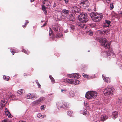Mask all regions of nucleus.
I'll return each instance as SVG.
<instances>
[{"label": "nucleus", "instance_id": "56", "mask_svg": "<svg viewBox=\"0 0 122 122\" xmlns=\"http://www.w3.org/2000/svg\"><path fill=\"white\" fill-rule=\"evenodd\" d=\"M109 30H107L105 32H104V33H106V32H109Z\"/></svg>", "mask_w": 122, "mask_h": 122}, {"label": "nucleus", "instance_id": "28", "mask_svg": "<svg viewBox=\"0 0 122 122\" xmlns=\"http://www.w3.org/2000/svg\"><path fill=\"white\" fill-rule=\"evenodd\" d=\"M64 108H68L69 107V104L67 102H64Z\"/></svg>", "mask_w": 122, "mask_h": 122}, {"label": "nucleus", "instance_id": "18", "mask_svg": "<svg viewBox=\"0 0 122 122\" xmlns=\"http://www.w3.org/2000/svg\"><path fill=\"white\" fill-rule=\"evenodd\" d=\"M72 14L70 15V20L71 21H74L75 20V17Z\"/></svg>", "mask_w": 122, "mask_h": 122}, {"label": "nucleus", "instance_id": "2", "mask_svg": "<svg viewBox=\"0 0 122 122\" xmlns=\"http://www.w3.org/2000/svg\"><path fill=\"white\" fill-rule=\"evenodd\" d=\"M12 97V94L11 92H7L4 95L3 98H2L1 102V106H4L6 104L9 98Z\"/></svg>", "mask_w": 122, "mask_h": 122}, {"label": "nucleus", "instance_id": "11", "mask_svg": "<svg viewBox=\"0 0 122 122\" xmlns=\"http://www.w3.org/2000/svg\"><path fill=\"white\" fill-rule=\"evenodd\" d=\"M80 10V9L76 6H74L72 9V11L74 15H78V13L79 12Z\"/></svg>", "mask_w": 122, "mask_h": 122}, {"label": "nucleus", "instance_id": "17", "mask_svg": "<svg viewBox=\"0 0 122 122\" xmlns=\"http://www.w3.org/2000/svg\"><path fill=\"white\" fill-rule=\"evenodd\" d=\"M102 78L104 80L107 82H111V80L109 77H106L105 76H103L102 75Z\"/></svg>", "mask_w": 122, "mask_h": 122}, {"label": "nucleus", "instance_id": "60", "mask_svg": "<svg viewBox=\"0 0 122 122\" xmlns=\"http://www.w3.org/2000/svg\"><path fill=\"white\" fill-rule=\"evenodd\" d=\"M119 14L122 15V12H121L120 13H119Z\"/></svg>", "mask_w": 122, "mask_h": 122}, {"label": "nucleus", "instance_id": "7", "mask_svg": "<svg viewBox=\"0 0 122 122\" xmlns=\"http://www.w3.org/2000/svg\"><path fill=\"white\" fill-rule=\"evenodd\" d=\"M43 3L44 5H42V9L43 10L44 13L45 15H47V13L46 9L47 8V7H46L45 6H47L48 7L50 6L49 4H50V2L46 0H45L43 2Z\"/></svg>", "mask_w": 122, "mask_h": 122}, {"label": "nucleus", "instance_id": "5", "mask_svg": "<svg viewBox=\"0 0 122 122\" xmlns=\"http://www.w3.org/2000/svg\"><path fill=\"white\" fill-rule=\"evenodd\" d=\"M99 41L102 46L104 47L106 49H109L110 47V44L107 42V40L105 38H101L99 40Z\"/></svg>", "mask_w": 122, "mask_h": 122}, {"label": "nucleus", "instance_id": "19", "mask_svg": "<svg viewBox=\"0 0 122 122\" xmlns=\"http://www.w3.org/2000/svg\"><path fill=\"white\" fill-rule=\"evenodd\" d=\"M25 91L23 89H21L18 91H17V93L19 94H23L25 93Z\"/></svg>", "mask_w": 122, "mask_h": 122}, {"label": "nucleus", "instance_id": "25", "mask_svg": "<svg viewBox=\"0 0 122 122\" xmlns=\"http://www.w3.org/2000/svg\"><path fill=\"white\" fill-rule=\"evenodd\" d=\"M39 104V102L37 100L33 102L32 103V105L33 106H34L37 105Z\"/></svg>", "mask_w": 122, "mask_h": 122}, {"label": "nucleus", "instance_id": "40", "mask_svg": "<svg viewBox=\"0 0 122 122\" xmlns=\"http://www.w3.org/2000/svg\"><path fill=\"white\" fill-rule=\"evenodd\" d=\"M83 76L85 78H86L89 77L86 74H84V75H83Z\"/></svg>", "mask_w": 122, "mask_h": 122}, {"label": "nucleus", "instance_id": "27", "mask_svg": "<svg viewBox=\"0 0 122 122\" xmlns=\"http://www.w3.org/2000/svg\"><path fill=\"white\" fill-rule=\"evenodd\" d=\"M86 33L90 36H92L93 35V33L91 30L87 31H86Z\"/></svg>", "mask_w": 122, "mask_h": 122}, {"label": "nucleus", "instance_id": "50", "mask_svg": "<svg viewBox=\"0 0 122 122\" xmlns=\"http://www.w3.org/2000/svg\"><path fill=\"white\" fill-rule=\"evenodd\" d=\"M37 84L38 87L40 88L41 87V86L39 83Z\"/></svg>", "mask_w": 122, "mask_h": 122}, {"label": "nucleus", "instance_id": "23", "mask_svg": "<svg viewBox=\"0 0 122 122\" xmlns=\"http://www.w3.org/2000/svg\"><path fill=\"white\" fill-rule=\"evenodd\" d=\"M81 113L83 115H85L87 113V112L86 109H84L83 110L81 111Z\"/></svg>", "mask_w": 122, "mask_h": 122}, {"label": "nucleus", "instance_id": "8", "mask_svg": "<svg viewBox=\"0 0 122 122\" xmlns=\"http://www.w3.org/2000/svg\"><path fill=\"white\" fill-rule=\"evenodd\" d=\"M102 55L104 56H106L107 57L108 56H112L113 57H114L115 55L113 52V51H109L107 52L106 51L102 52Z\"/></svg>", "mask_w": 122, "mask_h": 122}, {"label": "nucleus", "instance_id": "52", "mask_svg": "<svg viewBox=\"0 0 122 122\" xmlns=\"http://www.w3.org/2000/svg\"><path fill=\"white\" fill-rule=\"evenodd\" d=\"M46 117V115H42V117H41V118H44L45 117Z\"/></svg>", "mask_w": 122, "mask_h": 122}, {"label": "nucleus", "instance_id": "20", "mask_svg": "<svg viewBox=\"0 0 122 122\" xmlns=\"http://www.w3.org/2000/svg\"><path fill=\"white\" fill-rule=\"evenodd\" d=\"M72 75L73 78H78L80 77V75L79 74L76 73L73 74Z\"/></svg>", "mask_w": 122, "mask_h": 122}, {"label": "nucleus", "instance_id": "30", "mask_svg": "<svg viewBox=\"0 0 122 122\" xmlns=\"http://www.w3.org/2000/svg\"><path fill=\"white\" fill-rule=\"evenodd\" d=\"M49 34L50 36L52 37H53L54 36L53 34L52 33V32L51 30V29L50 28H49Z\"/></svg>", "mask_w": 122, "mask_h": 122}, {"label": "nucleus", "instance_id": "4", "mask_svg": "<svg viewBox=\"0 0 122 122\" xmlns=\"http://www.w3.org/2000/svg\"><path fill=\"white\" fill-rule=\"evenodd\" d=\"M97 94V93L95 92L88 91L86 93L85 97L88 99H92L96 98Z\"/></svg>", "mask_w": 122, "mask_h": 122}, {"label": "nucleus", "instance_id": "62", "mask_svg": "<svg viewBox=\"0 0 122 122\" xmlns=\"http://www.w3.org/2000/svg\"><path fill=\"white\" fill-rule=\"evenodd\" d=\"M43 22V21H41V22Z\"/></svg>", "mask_w": 122, "mask_h": 122}, {"label": "nucleus", "instance_id": "35", "mask_svg": "<svg viewBox=\"0 0 122 122\" xmlns=\"http://www.w3.org/2000/svg\"><path fill=\"white\" fill-rule=\"evenodd\" d=\"M70 94L71 97H73L74 96V94L73 91H71L70 92Z\"/></svg>", "mask_w": 122, "mask_h": 122}, {"label": "nucleus", "instance_id": "29", "mask_svg": "<svg viewBox=\"0 0 122 122\" xmlns=\"http://www.w3.org/2000/svg\"><path fill=\"white\" fill-rule=\"evenodd\" d=\"M67 114L70 116H72L73 115V112L70 111H68L67 112Z\"/></svg>", "mask_w": 122, "mask_h": 122}, {"label": "nucleus", "instance_id": "32", "mask_svg": "<svg viewBox=\"0 0 122 122\" xmlns=\"http://www.w3.org/2000/svg\"><path fill=\"white\" fill-rule=\"evenodd\" d=\"M45 99V98L44 97H42L39 98L38 101L39 102V103H40L41 101L44 100Z\"/></svg>", "mask_w": 122, "mask_h": 122}, {"label": "nucleus", "instance_id": "14", "mask_svg": "<svg viewBox=\"0 0 122 122\" xmlns=\"http://www.w3.org/2000/svg\"><path fill=\"white\" fill-rule=\"evenodd\" d=\"M52 29L56 32H59L60 31V27L58 25H53Z\"/></svg>", "mask_w": 122, "mask_h": 122}, {"label": "nucleus", "instance_id": "37", "mask_svg": "<svg viewBox=\"0 0 122 122\" xmlns=\"http://www.w3.org/2000/svg\"><path fill=\"white\" fill-rule=\"evenodd\" d=\"M62 36V35L61 34H57L56 36V38H60Z\"/></svg>", "mask_w": 122, "mask_h": 122}, {"label": "nucleus", "instance_id": "36", "mask_svg": "<svg viewBox=\"0 0 122 122\" xmlns=\"http://www.w3.org/2000/svg\"><path fill=\"white\" fill-rule=\"evenodd\" d=\"M11 121L10 120L4 119L2 121V122H11Z\"/></svg>", "mask_w": 122, "mask_h": 122}, {"label": "nucleus", "instance_id": "49", "mask_svg": "<svg viewBox=\"0 0 122 122\" xmlns=\"http://www.w3.org/2000/svg\"><path fill=\"white\" fill-rule=\"evenodd\" d=\"M89 25H90V26L92 27H94L95 26V25L92 24H90Z\"/></svg>", "mask_w": 122, "mask_h": 122}, {"label": "nucleus", "instance_id": "44", "mask_svg": "<svg viewBox=\"0 0 122 122\" xmlns=\"http://www.w3.org/2000/svg\"><path fill=\"white\" fill-rule=\"evenodd\" d=\"M71 28L72 29H73L74 28V25H71L70 26Z\"/></svg>", "mask_w": 122, "mask_h": 122}, {"label": "nucleus", "instance_id": "15", "mask_svg": "<svg viewBox=\"0 0 122 122\" xmlns=\"http://www.w3.org/2000/svg\"><path fill=\"white\" fill-rule=\"evenodd\" d=\"M118 112L117 111H114L112 113V117L113 118L115 119L118 116Z\"/></svg>", "mask_w": 122, "mask_h": 122}, {"label": "nucleus", "instance_id": "1", "mask_svg": "<svg viewBox=\"0 0 122 122\" xmlns=\"http://www.w3.org/2000/svg\"><path fill=\"white\" fill-rule=\"evenodd\" d=\"M78 18L80 23L77 24L78 26L85 29L87 28V26L85 23L88 20V16L87 14L84 12H82L78 16Z\"/></svg>", "mask_w": 122, "mask_h": 122}, {"label": "nucleus", "instance_id": "53", "mask_svg": "<svg viewBox=\"0 0 122 122\" xmlns=\"http://www.w3.org/2000/svg\"><path fill=\"white\" fill-rule=\"evenodd\" d=\"M110 0H105L106 1V2H107L108 3L110 2Z\"/></svg>", "mask_w": 122, "mask_h": 122}, {"label": "nucleus", "instance_id": "24", "mask_svg": "<svg viewBox=\"0 0 122 122\" xmlns=\"http://www.w3.org/2000/svg\"><path fill=\"white\" fill-rule=\"evenodd\" d=\"M61 18L63 19H65L67 17V16L68 15L66 14L61 13Z\"/></svg>", "mask_w": 122, "mask_h": 122}, {"label": "nucleus", "instance_id": "13", "mask_svg": "<svg viewBox=\"0 0 122 122\" xmlns=\"http://www.w3.org/2000/svg\"><path fill=\"white\" fill-rule=\"evenodd\" d=\"M57 107L58 109H61V108H64V103L62 101H59L56 103Z\"/></svg>", "mask_w": 122, "mask_h": 122}, {"label": "nucleus", "instance_id": "55", "mask_svg": "<svg viewBox=\"0 0 122 122\" xmlns=\"http://www.w3.org/2000/svg\"><path fill=\"white\" fill-rule=\"evenodd\" d=\"M26 24H25V25H23V27H24V28L26 27Z\"/></svg>", "mask_w": 122, "mask_h": 122}, {"label": "nucleus", "instance_id": "48", "mask_svg": "<svg viewBox=\"0 0 122 122\" xmlns=\"http://www.w3.org/2000/svg\"><path fill=\"white\" fill-rule=\"evenodd\" d=\"M64 0L65 1L66 4L68 3L69 2L68 0Z\"/></svg>", "mask_w": 122, "mask_h": 122}, {"label": "nucleus", "instance_id": "45", "mask_svg": "<svg viewBox=\"0 0 122 122\" xmlns=\"http://www.w3.org/2000/svg\"><path fill=\"white\" fill-rule=\"evenodd\" d=\"M22 52H24V53H25L26 54H27V52L26 50H22ZM27 54H28V53Z\"/></svg>", "mask_w": 122, "mask_h": 122}, {"label": "nucleus", "instance_id": "33", "mask_svg": "<svg viewBox=\"0 0 122 122\" xmlns=\"http://www.w3.org/2000/svg\"><path fill=\"white\" fill-rule=\"evenodd\" d=\"M49 77L50 79L51 80V81L54 83L55 80L54 78L52 77L51 75H50L49 76Z\"/></svg>", "mask_w": 122, "mask_h": 122}, {"label": "nucleus", "instance_id": "47", "mask_svg": "<svg viewBox=\"0 0 122 122\" xmlns=\"http://www.w3.org/2000/svg\"><path fill=\"white\" fill-rule=\"evenodd\" d=\"M11 52L12 53L13 55H14V53H15V51L14 49L13 50H12L11 51Z\"/></svg>", "mask_w": 122, "mask_h": 122}, {"label": "nucleus", "instance_id": "16", "mask_svg": "<svg viewBox=\"0 0 122 122\" xmlns=\"http://www.w3.org/2000/svg\"><path fill=\"white\" fill-rule=\"evenodd\" d=\"M108 118L107 116L105 115H102L100 118L101 121H104L107 119Z\"/></svg>", "mask_w": 122, "mask_h": 122}, {"label": "nucleus", "instance_id": "61", "mask_svg": "<svg viewBox=\"0 0 122 122\" xmlns=\"http://www.w3.org/2000/svg\"><path fill=\"white\" fill-rule=\"evenodd\" d=\"M91 77V78H93V77Z\"/></svg>", "mask_w": 122, "mask_h": 122}, {"label": "nucleus", "instance_id": "46", "mask_svg": "<svg viewBox=\"0 0 122 122\" xmlns=\"http://www.w3.org/2000/svg\"><path fill=\"white\" fill-rule=\"evenodd\" d=\"M9 112L8 111V110L7 108H5V113H6V112Z\"/></svg>", "mask_w": 122, "mask_h": 122}, {"label": "nucleus", "instance_id": "63", "mask_svg": "<svg viewBox=\"0 0 122 122\" xmlns=\"http://www.w3.org/2000/svg\"><path fill=\"white\" fill-rule=\"evenodd\" d=\"M88 52H89V51H88Z\"/></svg>", "mask_w": 122, "mask_h": 122}, {"label": "nucleus", "instance_id": "22", "mask_svg": "<svg viewBox=\"0 0 122 122\" xmlns=\"http://www.w3.org/2000/svg\"><path fill=\"white\" fill-rule=\"evenodd\" d=\"M61 13L68 15L69 13V10H68L64 9L62 10V12Z\"/></svg>", "mask_w": 122, "mask_h": 122}, {"label": "nucleus", "instance_id": "9", "mask_svg": "<svg viewBox=\"0 0 122 122\" xmlns=\"http://www.w3.org/2000/svg\"><path fill=\"white\" fill-rule=\"evenodd\" d=\"M74 80L75 81H74L73 80L66 78L64 80V81L65 82L71 84H74L77 85L79 84L80 81L76 79Z\"/></svg>", "mask_w": 122, "mask_h": 122}, {"label": "nucleus", "instance_id": "57", "mask_svg": "<svg viewBox=\"0 0 122 122\" xmlns=\"http://www.w3.org/2000/svg\"><path fill=\"white\" fill-rule=\"evenodd\" d=\"M36 82L37 84H38L39 83L38 81L37 80H36Z\"/></svg>", "mask_w": 122, "mask_h": 122}, {"label": "nucleus", "instance_id": "59", "mask_svg": "<svg viewBox=\"0 0 122 122\" xmlns=\"http://www.w3.org/2000/svg\"><path fill=\"white\" fill-rule=\"evenodd\" d=\"M35 0H30V1L31 2H33Z\"/></svg>", "mask_w": 122, "mask_h": 122}, {"label": "nucleus", "instance_id": "6", "mask_svg": "<svg viewBox=\"0 0 122 122\" xmlns=\"http://www.w3.org/2000/svg\"><path fill=\"white\" fill-rule=\"evenodd\" d=\"M103 92L104 95L108 97L111 96L113 93L112 88L109 86L105 88Z\"/></svg>", "mask_w": 122, "mask_h": 122}, {"label": "nucleus", "instance_id": "51", "mask_svg": "<svg viewBox=\"0 0 122 122\" xmlns=\"http://www.w3.org/2000/svg\"><path fill=\"white\" fill-rule=\"evenodd\" d=\"M46 23H44L43 24V25L42 26H41V27H43L45 26L46 25Z\"/></svg>", "mask_w": 122, "mask_h": 122}, {"label": "nucleus", "instance_id": "54", "mask_svg": "<svg viewBox=\"0 0 122 122\" xmlns=\"http://www.w3.org/2000/svg\"><path fill=\"white\" fill-rule=\"evenodd\" d=\"M29 22V21L28 20H26V22L25 23V24H26H26L28 23Z\"/></svg>", "mask_w": 122, "mask_h": 122}, {"label": "nucleus", "instance_id": "58", "mask_svg": "<svg viewBox=\"0 0 122 122\" xmlns=\"http://www.w3.org/2000/svg\"><path fill=\"white\" fill-rule=\"evenodd\" d=\"M19 122H25L24 121H19Z\"/></svg>", "mask_w": 122, "mask_h": 122}, {"label": "nucleus", "instance_id": "43", "mask_svg": "<svg viewBox=\"0 0 122 122\" xmlns=\"http://www.w3.org/2000/svg\"><path fill=\"white\" fill-rule=\"evenodd\" d=\"M66 89H61V92H63L64 93L66 92Z\"/></svg>", "mask_w": 122, "mask_h": 122}, {"label": "nucleus", "instance_id": "3", "mask_svg": "<svg viewBox=\"0 0 122 122\" xmlns=\"http://www.w3.org/2000/svg\"><path fill=\"white\" fill-rule=\"evenodd\" d=\"M90 16L92 20L95 22H98L101 20L102 16L97 13L92 12L90 14Z\"/></svg>", "mask_w": 122, "mask_h": 122}, {"label": "nucleus", "instance_id": "38", "mask_svg": "<svg viewBox=\"0 0 122 122\" xmlns=\"http://www.w3.org/2000/svg\"><path fill=\"white\" fill-rule=\"evenodd\" d=\"M46 107V106L45 105H42L41 107V109L42 110H43L44 109V108Z\"/></svg>", "mask_w": 122, "mask_h": 122}, {"label": "nucleus", "instance_id": "64", "mask_svg": "<svg viewBox=\"0 0 122 122\" xmlns=\"http://www.w3.org/2000/svg\"><path fill=\"white\" fill-rule=\"evenodd\" d=\"M50 36V37H51V36ZM51 37H52L51 36Z\"/></svg>", "mask_w": 122, "mask_h": 122}, {"label": "nucleus", "instance_id": "39", "mask_svg": "<svg viewBox=\"0 0 122 122\" xmlns=\"http://www.w3.org/2000/svg\"><path fill=\"white\" fill-rule=\"evenodd\" d=\"M37 116L38 118H41V117H42V115L41 114L39 113L38 114Z\"/></svg>", "mask_w": 122, "mask_h": 122}, {"label": "nucleus", "instance_id": "21", "mask_svg": "<svg viewBox=\"0 0 122 122\" xmlns=\"http://www.w3.org/2000/svg\"><path fill=\"white\" fill-rule=\"evenodd\" d=\"M105 22L106 23L104 25V26L109 27L110 24L111 23V21L107 20H105Z\"/></svg>", "mask_w": 122, "mask_h": 122}, {"label": "nucleus", "instance_id": "41", "mask_svg": "<svg viewBox=\"0 0 122 122\" xmlns=\"http://www.w3.org/2000/svg\"><path fill=\"white\" fill-rule=\"evenodd\" d=\"M121 102V100L119 99H118L117 100V104H119Z\"/></svg>", "mask_w": 122, "mask_h": 122}, {"label": "nucleus", "instance_id": "12", "mask_svg": "<svg viewBox=\"0 0 122 122\" xmlns=\"http://www.w3.org/2000/svg\"><path fill=\"white\" fill-rule=\"evenodd\" d=\"M38 97L36 95H33L30 93H29L26 95V97L27 98L31 99H36Z\"/></svg>", "mask_w": 122, "mask_h": 122}, {"label": "nucleus", "instance_id": "34", "mask_svg": "<svg viewBox=\"0 0 122 122\" xmlns=\"http://www.w3.org/2000/svg\"><path fill=\"white\" fill-rule=\"evenodd\" d=\"M110 10H112L114 7V6L113 5V3H111L110 4Z\"/></svg>", "mask_w": 122, "mask_h": 122}, {"label": "nucleus", "instance_id": "31", "mask_svg": "<svg viewBox=\"0 0 122 122\" xmlns=\"http://www.w3.org/2000/svg\"><path fill=\"white\" fill-rule=\"evenodd\" d=\"M3 78L6 81H8L9 79V77L7 76H3Z\"/></svg>", "mask_w": 122, "mask_h": 122}, {"label": "nucleus", "instance_id": "10", "mask_svg": "<svg viewBox=\"0 0 122 122\" xmlns=\"http://www.w3.org/2000/svg\"><path fill=\"white\" fill-rule=\"evenodd\" d=\"M80 5L83 6L84 8H85L86 7L88 6L89 5V2L86 0H82L80 3Z\"/></svg>", "mask_w": 122, "mask_h": 122}, {"label": "nucleus", "instance_id": "26", "mask_svg": "<svg viewBox=\"0 0 122 122\" xmlns=\"http://www.w3.org/2000/svg\"><path fill=\"white\" fill-rule=\"evenodd\" d=\"M5 115L7 116L8 118H11L12 117V115H11L9 112H6L5 113Z\"/></svg>", "mask_w": 122, "mask_h": 122}, {"label": "nucleus", "instance_id": "42", "mask_svg": "<svg viewBox=\"0 0 122 122\" xmlns=\"http://www.w3.org/2000/svg\"><path fill=\"white\" fill-rule=\"evenodd\" d=\"M73 74H69V75H68V76L69 77L71 78H73L72 75Z\"/></svg>", "mask_w": 122, "mask_h": 122}]
</instances>
